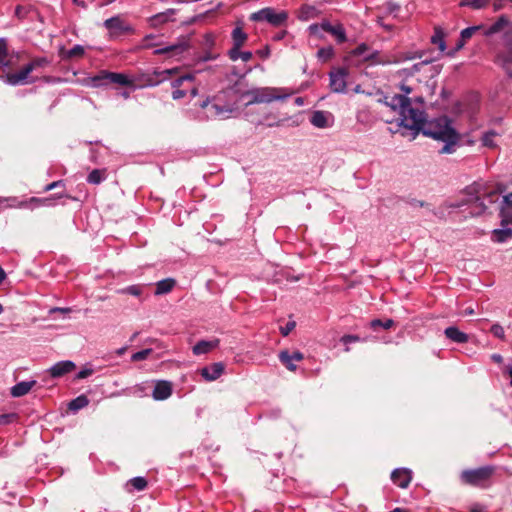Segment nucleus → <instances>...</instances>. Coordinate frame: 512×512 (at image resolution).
I'll return each mask as SVG.
<instances>
[{
    "mask_svg": "<svg viewBox=\"0 0 512 512\" xmlns=\"http://www.w3.org/2000/svg\"><path fill=\"white\" fill-rule=\"evenodd\" d=\"M31 72V67L25 65L21 70L7 74L5 76V82L13 86L33 83L34 80L29 77Z\"/></svg>",
    "mask_w": 512,
    "mask_h": 512,
    "instance_id": "nucleus-12",
    "label": "nucleus"
},
{
    "mask_svg": "<svg viewBox=\"0 0 512 512\" xmlns=\"http://www.w3.org/2000/svg\"><path fill=\"white\" fill-rule=\"evenodd\" d=\"M26 12L24 11V8L21 6H17L15 9V15L18 18H23L25 16Z\"/></svg>",
    "mask_w": 512,
    "mask_h": 512,
    "instance_id": "nucleus-62",
    "label": "nucleus"
},
{
    "mask_svg": "<svg viewBox=\"0 0 512 512\" xmlns=\"http://www.w3.org/2000/svg\"><path fill=\"white\" fill-rule=\"evenodd\" d=\"M310 34L320 37V30L331 34L337 43H344L347 40L346 31L341 23L331 24L328 20H323L320 24H311L308 28Z\"/></svg>",
    "mask_w": 512,
    "mask_h": 512,
    "instance_id": "nucleus-8",
    "label": "nucleus"
},
{
    "mask_svg": "<svg viewBox=\"0 0 512 512\" xmlns=\"http://www.w3.org/2000/svg\"><path fill=\"white\" fill-rule=\"evenodd\" d=\"M495 63L500 66L508 76L512 77V51L498 53L495 57Z\"/></svg>",
    "mask_w": 512,
    "mask_h": 512,
    "instance_id": "nucleus-23",
    "label": "nucleus"
},
{
    "mask_svg": "<svg viewBox=\"0 0 512 512\" xmlns=\"http://www.w3.org/2000/svg\"><path fill=\"white\" fill-rule=\"evenodd\" d=\"M64 186V183L63 181L61 180H58V181H54L50 184H48L46 187H45V191H50L52 189H55V188H58V187H62Z\"/></svg>",
    "mask_w": 512,
    "mask_h": 512,
    "instance_id": "nucleus-59",
    "label": "nucleus"
},
{
    "mask_svg": "<svg viewBox=\"0 0 512 512\" xmlns=\"http://www.w3.org/2000/svg\"><path fill=\"white\" fill-rule=\"evenodd\" d=\"M291 356L295 361H302L304 359V355L300 351L293 352Z\"/></svg>",
    "mask_w": 512,
    "mask_h": 512,
    "instance_id": "nucleus-61",
    "label": "nucleus"
},
{
    "mask_svg": "<svg viewBox=\"0 0 512 512\" xmlns=\"http://www.w3.org/2000/svg\"><path fill=\"white\" fill-rule=\"evenodd\" d=\"M296 324L294 321H289L285 326L280 327V332L283 336H288L289 333L295 328Z\"/></svg>",
    "mask_w": 512,
    "mask_h": 512,
    "instance_id": "nucleus-54",
    "label": "nucleus"
},
{
    "mask_svg": "<svg viewBox=\"0 0 512 512\" xmlns=\"http://www.w3.org/2000/svg\"><path fill=\"white\" fill-rule=\"evenodd\" d=\"M395 325V322L393 319H373L369 323V327L373 329L374 331L378 330L379 328H382L384 330H388L392 328Z\"/></svg>",
    "mask_w": 512,
    "mask_h": 512,
    "instance_id": "nucleus-36",
    "label": "nucleus"
},
{
    "mask_svg": "<svg viewBox=\"0 0 512 512\" xmlns=\"http://www.w3.org/2000/svg\"><path fill=\"white\" fill-rule=\"evenodd\" d=\"M348 70L345 68H338L329 73L330 89L335 93H345L347 90V77Z\"/></svg>",
    "mask_w": 512,
    "mask_h": 512,
    "instance_id": "nucleus-10",
    "label": "nucleus"
},
{
    "mask_svg": "<svg viewBox=\"0 0 512 512\" xmlns=\"http://www.w3.org/2000/svg\"><path fill=\"white\" fill-rule=\"evenodd\" d=\"M505 31H512V22L507 16L501 15L491 26L483 29V35L486 37Z\"/></svg>",
    "mask_w": 512,
    "mask_h": 512,
    "instance_id": "nucleus-14",
    "label": "nucleus"
},
{
    "mask_svg": "<svg viewBox=\"0 0 512 512\" xmlns=\"http://www.w3.org/2000/svg\"><path fill=\"white\" fill-rule=\"evenodd\" d=\"M188 48H189V44L187 41L179 40L178 42H176L174 44L166 45V46L159 47V48L155 49L154 54L155 55H167L169 57H174V56L181 55L182 53L187 51Z\"/></svg>",
    "mask_w": 512,
    "mask_h": 512,
    "instance_id": "nucleus-13",
    "label": "nucleus"
},
{
    "mask_svg": "<svg viewBox=\"0 0 512 512\" xmlns=\"http://www.w3.org/2000/svg\"><path fill=\"white\" fill-rule=\"evenodd\" d=\"M173 392L172 383L166 380H159L155 383L152 391L154 400L162 401L168 399Z\"/></svg>",
    "mask_w": 512,
    "mask_h": 512,
    "instance_id": "nucleus-16",
    "label": "nucleus"
},
{
    "mask_svg": "<svg viewBox=\"0 0 512 512\" xmlns=\"http://www.w3.org/2000/svg\"><path fill=\"white\" fill-rule=\"evenodd\" d=\"M89 404V399L86 395H80L75 399L71 400L68 404V409L73 412H77L80 409L85 408Z\"/></svg>",
    "mask_w": 512,
    "mask_h": 512,
    "instance_id": "nucleus-32",
    "label": "nucleus"
},
{
    "mask_svg": "<svg viewBox=\"0 0 512 512\" xmlns=\"http://www.w3.org/2000/svg\"><path fill=\"white\" fill-rule=\"evenodd\" d=\"M364 339H361L358 335H352V334H346L343 335L340 338V342L346 345L345 351L348 352L350 348L348 347L349 344L363 341Z\"/></svg>",
    "mask_w": 512,
    "mask_h": 512,
    "instance_id": "nucleus-44",
    "label": "nucleus"
},
{
    "mask_svg": "<svg viewBox=\"0 0 512 512\" xmlns=\"http://www.w3.org/2000/svg\"><path fill=\"white\" fill-rule=\"evenodd\" d=\"M400 89L403 94L386 95L383 100L387 107L398 114V125L410 130L413 136L422 131L425 136L445 142L442 152H451L449 146L454 145L459 139L457 132L451 126V121L443 116L426 122L423 98L408 97L412 88L405 84H402Z\"/></svg>",
    "mask_w": 512,
    "mask_h": 512,
    "instance_id": "nucleus-1",
    "label": "nucleus"
},
{
    "mask_svg": "<svg viewBox=\"0 0 512 512\" xmlns=\"http://www.w3.org/2000/svg\"><path fill=\"white\" fill-rule=\"evenodd\" d=\"M76 368V365L73 361L65 360V361H59L55 363L50 369V375L53 378H59L62 377L70 372H72Z\"/></svg>",
    "mask_w": 512,
    "mask_h": 512,
    "instance_id": "nucleus-20",
    "label": "nucleus"
},
{
    "mask_svg": "<svg viewBox=\"0 0 512 512\" xmlns=\"http://www.w3.org/2000/svg\"><path fill=\"white\" fill-rule=\"evenodd\" d=\"M219 344L220 340L218 338L211 340H200L193 346L192 351L194 355L207 354L217 348Z\"/></svg>",
    "mask_w": 512,
    "mask_h": 512,
    "instance_id": "nucleus-21",
    "label": "nucleus"
},
{
    "mask_svg": "<svg viewBox=\"0 0 512 512\" xmlns=\"http://www.w3.org/2000/svg\"><path fill=\"white\" fill-rule=\"evenodd\" d=\"M364 61L379 65L392 64V58L388 56H381L377 50L368 52L367 55L364 56Z\"/></svg>",
    "mask_w": 512,
    "mask_h": 512,
    "instance_id": "nucleus-27",
    "label": "nucleus"
},
{
    "mask_svg": "<svg viewBox=\"0 0 512 512\" xmlns=\"http://www.w3.org/2000/svg\"><path fill=\"white\" fill-rule=\"evenodd\" d=\"M503 227L504 228L502 229H495L492 231L491 239L493 242L503 243L512 238V229L507 226Z\"/></svg>",
    "mask_w": 512,
    "mask_h": 512,
    "instance_id": "nucleus-28",
    "label": "nucleus"
},
{
    "mask_svg": "<svg viewBox=\"0 0 512 512\" xmlns=\"http://www.w3.org/2000/svg\"><path fill=\"white\" fill-rule=\"evenodd\" d=\"M496 466L485 465L474 469H466L460 473V481L464 485L487 489L493 484Z\"/></svg>",
    "mask_w": 512,
    "mask_h": 512,
    "instance_id": "nucleus-3",
    "label": "nucleus"
},
{
    "mask_svg": "<svg viewBox=\"0 0 512 512\" xmlns=\"http://www.w3.org/2000/svg\"><path fill=\"white\" fill-rule=\"evenodd\" d=\"M505 45L507 47V52H512V31H507L505 33Z\"/></svg>",
    "mask_w": 512,
    "mask_h": 512,
    "instance_id": "nucleus-57",
    "label": "nucleus"
},
{
    "mask_svg": "<svg viewBox=\"0 0 512 512\" xmlns=\"http://www.w3.org/2000/svg\"><path fill=\"white\" fill-rule=\"evenodd\" d=\"M292 92L286 88L277 87H258L250 89L242 94V97L248 98L246 105L271 103L273 101H283L290 97Z\"/></svg>",
    "mask_w": 512,
    "mask_h": 512,
    "instance_id": "nucleus-2",
    "label": "nucleus"
},
{
    "mask_svg": "<svg viewBox=\"0 0 512 512\" xmlns=\"http://www.w3.org/2000/svg\"><path fill=\"white\" fill-rule=\"evenodd\" d=\"M152 349L150 348H147V349H143L141 351H138L134 354H132L131 356V360L133 362H138V361H142V360H145L148 358V356L152 353Z\"/></svg>",
    "mask_w": 512,
    "mask_h": 512,
    "instance_id": "nucleus-46",
    "label": "nucleus"
},
{
    "mask_svg": "<svg viewBox=\"0 0 512 512\" xmlns=\"http://www.w3.org/2000/svg\"><path fill=\"white\" fill-rule=\"evenodd\" d=\"M314 10H315V8L312 7V6H309V5L302 6V8H301V15H300L299 18L302 19V20H307L309 18V14L311 12H313Z\"/></svg>",
    "mask_w": 512,
    "mask_h": 512,
    "instance_id": "nucleus-55",
    "label": "nucleus"
},
{
    "mask_svg": "<svg viewBox=\"0 0 512 512\" xmlns=\"http://www.w3.org/2000/svg\"><path fill=\"white\" fill-rule=\"evenodd\" d=\"M232 47L230 49L242 48L248 40V34L244 31V23L237 21L231 32Z\"/></svg>",
    "mask_w": 512,
    "mask_h": 512,
    "instance_id": "nucleus-15",
    "label": "nucleus"
},
{
    "mask_svg": "<svg viewBox=\"0 0 512 512\" xmlns=\"http://www.w3.org/2000/svg\"><path fill=\"white\" fill-rule=\"evenodd\" d=\"M178 68H171L165 70H154L150 74H144L141 76L144 82L141 87H154L171 78L172 75L178 73Z\"/></svg>",
    "mask_w": 512,
    "mask_h": 512,
    "instance_id": "nucleus-9",
    "label": "nucleus"
},
{
    "mask_svg": "<svg viewBox=\"0 0 512 512\" xmlns=\"http://www.w3.org/2000/svg\"><path fill=\"white\" fill-rule=\"evenodd\" d=\"M206 119H228L234 112L235 107L224 101V93H219L212 98H207L200 104Z\"/></svg>",
    "mask_w": 512,
    "mask_h": 512,
    "instance_id": "nucleus-4",
    "label": "nucleus"
},
{
    "mask_svg": "<svg viewBox=\"0 0 512 512\" xmlns=\"http://www.w3.org/2000/svg\"><path fill=\"white\" fill-rule=\"evenodd\" d=\"M120 292L133 296H140L142 294V287L140 285H130L122 289Z\"/></svg>",
    "mask_w": 512,
    "mask_h": 512,
    "instance_id": "nucleus-49",
    "label": "nucleus"
},
{
    "mask_svg": "<svg viewBox=\"0 0 512 512\" xmlns=\"http://www.w3.org/2000/svg\"><path fill=\"white\" fill-rule=\"evenodd\" d=\"M310 122L317 128H328L333 124V116L330 112L317 110L310 117Z\"/></svg>",
    "mask_w": 512,
    "mask_h": 512,
    "instance_id": "nucleus-18",
    "label": "nucleus"
},
{
    "mask_svg": "<svg viewBox=\"0 0 512 512\" xmlns=\"http://www.w3.org/2000/svg\"><path fill=\"white\" fill-rule=\"evenodd\" d=\"M85 53V49L81 45H75L70 50L66 52L67 58H75V57H81Z\"/></svg>",
    "mask_w": 512,
    "mask_h": 512,
    "instance_id": "nucleus-45",
    "label": "nucleus"
},
{
    "mask_svg": "<svg viewBox=\"0 0 512 512\" xmlns=\"http://www.w3.org/2000/svg\"><path fill=\"white\" fill-rule=\"evenodd\" d=\"M36 383L35 380L18 382L11 388L10 394L13 397H22L28 394Z\"/></svg>",
    "mask_w": 512,
    "mask_h": 512,
    "instance_id": "nucleus-25",
    "label": "nucleus"
},
{
    "mask_svg": "<svg viewBox=\"0 0 512 512\" xmlns=\"http://www.w3.org/2000/svg\"><path fill=\"white\" fill-rule=\"evenodd\" d=\"M431 42L438 45L440 51H445L446 44L444 40V33L441 29H435L434 35L431 37Z\"/></svg>",
    "mask_w": 512,
    "mask_h": 512,
    "instance_id": "nucleus-39",
    "label": "nucleus"
},
{
    "mask_svg": "<svg viewBox=\"0 0 512 512\" xmlns=\"http://www.w3.org/2000/svg\"><path fill=\"white\" fill-rule=\"evenodd\" d=\"M218 57V54L213 53L211 51H207L202 57L199 58V61L207 62L210 60H214Z\"/></svg>",
    "mask_w": 512,
    "mask_h": 512,
    "instance_id": "nucleus-58",
    "label": "nucleus"
},
{
    "mask_svg": "<svg viewBox=\"0 0 512 512\" xmlns=\"http://www.w3.org/2000/svg\"><path fill=\"white\" fill-rule=\"evenodd\" d=\"M249 18L253 22H267L274 27H280L286 24L288 13L285 10L265 7L252 13Z\"/></svg>",
    "mask_w": 512,
    "mask_h": 512,
    "instance_id": "nucleus-6",
    "label": "nucleus"
},
{
    "mask_svg": "<svg viewBox=\"0 0 512 512\" xmlns=\"http://www.w3.org/2000/svg\"><path fill=\"white\" fill-rule=\"evenodd\" d=\"M228 56L232 61H237L238 59H241L244 62H248L252 59L253 54L250 51H241V48H238L229 49Z\"/></svg>",
    "mask_w": 512,
    "mask_h": 512,
    "instance_id": "nucleus-31",
    "label": "nucleus"
},
{
    "mask_svg": "<svg viewBox=\"0 0 512 512\" xmlns=\"http://www.w3.org/2000/svg\"><path fill=\"white\" fill-rule=\"evenodd\" d=\"M155 39H156V36H154L152 34L147 35L143 38L139 47L141 49H149V48H153V47H159L160 43L154 41Z\"/></svg>",
    "mask_w": 512,
    "mask_h": 512,
    "instance_id": "nucleus-43",
    "label": "nucleus"
},
{
    "mask_svg": "<svg viewBox=\"0 0 512 512\" xmlns=\"http://www.w3.org/2000/svg\"><path fill=\"white\" fill-rule=\"evenodd\" d=\"M257 53H258L262 58H268V57H269V55H270V49H269V47H267V46H266L264 49L259 50Z\"/></svg>",
    "mask_w": 512,
    "mask_h": 512,
    "instance_id": "nucleus-63",
    "label": "nucleus"
},
{
    "mask_svg": "<svg viewBox=\"0 0 512 512\" xmlns=\"http://www.w3.org/2000/svg\"><path fill=\"white\" fill-rule=\"evenodd\" d=\"M500 215L502 217L500 224H512V192L503 197Z\"/></svg>",
    "mask_w": 512,
    "mask_h": 512,
    "instance_id": "nucleus-22",
    "label": "nucleus"
},
{
    "mask_svg": "<svg viewBox=\"0 0 512 512\" xmlns=\"http://www.w3.org/2000/svg\"><path fill=\"white\" fill-rule=\"evenodd\" d=\"M176 281L172 278L160 280L156 283V295L169 293L175 286Z\"/></svg>",
    "mask_w": 512,
    "mask_h": 512,
    "instance_id": "nucleus-30",
    "label": "nucleus"
},
{
    "mask_svg": "<svg viewBox=\"0 0 512 512\" xmlns=\"http://www.w3.org/2000/svg\"><path fill=\"white\" fill-rule=\"evenodd\" d=\"M450 212L453 221L467 220V214L471 216L482 215L486 211V206L480 197L470 198L466 203L455 205Z\"/></svg>",
    "mask_w": 512,
    "mask_h": 512,
    "instance_id": "nucleus-5",
    "label": "nucleus"
},
{
    "mask_svg": "<svg viewBox=\"0 0 512 512\" xmlns=\"http://www.w3.org/2000/svg\"><path fill=\"white\" fill-rule=\"evenodd\" d=\"M187 92H188V89H182V88L173 90L172 91V98L174 100H180V99L184 98L187 95Z\"/></svg>",
    "mask_w": 512,
    "mask_h": 512,
    "instance_id": "nucleus-56",
    "label": "nucleus"
},
{
    "mask_svg": "<svg viewBox=\"0 0 512 512\" xmlns=\"http://www.w3.org/2000/svg\"><path fill=\"white\" fill-rule=\"evenodd\" d=\"M391 480L398 487L405 489L412 480V472L407 468H397L392 471Z\"/></svg>",
    "mask_w": 512,
    "mask_h": 512,
    "instance_id": "nucleus-17",
    "label": "nucleus"
},
{
    "mask_svg": "<svg viewBox=\"0 0 512 512\" xmlns=\"http://www.w3.org/2000/svg\"><path fill=\"white\" fill-rule=\"evenodd\" d=\"M10 59L8 54V44L6 39L0 38V65L9 66Z\"/></svg>",
    "mask_w": 512,
    "mask_h": 512,
    "instance_id": "nucleus-38",
    "label": "nucleus"
},
{
    "mask_svg": "<svg viewBox=\"0 0 512 512\" xmlns=\"http://www.w3.org/2000/svg\"><path fill=\"white\" fill-rule=\"evenodd\" d=\"M108 83L118 84L121 86H132L134 84V79L124 73L109 72L106 70H102L99 74L89 78V85L91 87H101Z\"/></svg>",
    "mask_w": 512,
    "mask_h": 512,
    "instance_id": "nucleus-7",
    "label": "nucleus"
},
{
    "mask_svg": "<svg viewBox=\"0 0 512 512\" xmlns=\"http://www.w3.org/2000/svg\"><path fill=\"white\" fill-rule=\"evenodd\" d=\"M195 79L194 75L193 74H185L183 76H180L176 79H174L172 82H171V87L173 88V90H176V89H179L181 88L185 83H191L193 82Z\"/></svg>",
    "mask_w": 512,
    "mask_h": 512,
    "instance_id": "nucleus-40",
    "label": "nucleus"
},
{
    "mask_svg": "<svg viewBox=\"0 0 512 512\" xmlns=\"http://www.w3.org/2000/svg\"><path fill=\"white\" fill-rule=\"evenodd\" d=\"M370 51L369 47L367 44L365 43H362L360 45H358L351 53L352 55L354 56H365L367 55V53Z\"/></svg>",
    "mask_w": 512,
    "mask_h": 512,
    "instance_id": "nucleus-51",
    "label": "nucleus"
},
{
    "mask_svg": "<svg viewBox=\"0 0 512 512\" xmlns=\"http://www.w3.org/2000/svg\"><path fill=\"white\" fill-rule=\"evenodd\" d=\"M127 489L129 492L132 491H143L147 488L148 482L146 478L138 476L130 479L127 484Z\"/></svg>",
    "mask_w": 512,
    "mask_h": 512,
    "instance_id": "nucleus-29",
    "label": "nucleus"
},
{
    "mask_svg": "<svg viewBox=\"0 0 512 512\" xmlns=\"http://www.w3.org/2000/svg\"><path fill=\"white\" fill-rule=\"evenodd\" d=\"M334 56V49L331 46L322 47L317 51V58L322 62H327Z\"/></svg>",
    "mask_w": 512,
    "mask_h": 512,
    "instance_id": "nucleus-42",
    "label": "nucleus"
},
{
    "mask_svg": "<svg viewBox=\"0 0 512 512\" xmlns=\"http://www.w3.org/2000/svg\"><path fill=\"white\" fill-rule=\"evenodd\" d=\"M444 335L446 338L451 340L452 342L463 344L468 342L469 336L468 334L460 331L456 326H449L444 330Z\"/></svg>",
    "mask_w": 512,
    "mask_h": 512,
    "instance_id": "nucleus-24",
    "label": "nucleus"
},
{
    "mask_svg": "<svg viewBox=\"0 0 512 512\" xmlns=\"http://www.w3.org/2000/svg\"><path fill=\"white\" fill-rule=\"evenodd\" d=\"M224 370V364L222 362H216L203 367L200 370V374L206 381H215L224 373Z\"/></svg>",
    "mask_w": 512,
    "mask_h": 512,
    "instance_id": "nucleus-19",
    "label": "nucleus"
},
{
    "mask_svg": "<svg viewBox=\"0 0 512 512\" xmlns=\"http://www.w3.org/2000/svg\"><path fill=\"white\" fill-rule=\"evenodd\" d=\"M429 63H430L429 60H425V61H422L420 63L414 64L413 67H412V72L411 73L418 72L423 65H426V64H429Z\"/></svg>",
    "mask_w": 512,
    "mask_h": 512,
    "instance_id": "nucleus-60",
    "label": "nucleus"
},
{
    "mask_svg": "<svg viewBox=\"0 0 512 512\" xmlns=\"http://www.w3.org/2000/svg\"><path fill=\"white\" fill-rule=\"evenodd\" d=\"M280 362L289 370V371H295L296 365L294 364V361L291 354L287 350L280 351L279 355Z\"/></svg>",
    "mask_w": 512,
    "mask_h": 512,
    "instance_id": "nucleus-35",
    "label": "nucleus"
},
{
    "mask_svg": "<svg viewBox=\"0 0 512 512\" xmlns=\"http://www.w3.org/2000/svg\"><path fill=\"white\" fill-rule=\"evenodd\" d=\"M17 419L16 413H5L0 415V426L9 425Z\"/></svg>",
    "mask_w": 512,
    "mask_h": 512,
    "instance_id": "nucleus-50",
    "label": "nucleus"
},
{
    "mask_svg": "<svg viewBox=\"0 0 512 512\" xmlns=\"http://www.w3.org/2000/svg\"><path fill=\"white\" fill-rule=\"evenodd\" d=\"M103 25L111 35H120L133 31L132 27L125 23L120 16H114L106 19Z\"/></svg>",
    "mask_w": 512,
    "mask_h": 512,
    "instance_id": "nucleus-11",
    "label": "nucleus"
},
{
    "mask_svg": "<svg viewBox=\"0 0 512 512\" xmlns=\"http://www.w3.org/2000/svg\"><path fill=\"white\" fill-rule=\"evenodd\" d=\"M483 29L484 25H476L463 29L460 33V39L456 45L457 49L463 48L469 39H471L478 31Z\"/></svg>",
    "mask_w": 512,
    "mask_h": 512,
    "instance_id": "nucleus-26",
    "label": "nucleus"
},
{
    "mask_svg": "<svg viewBox=\"0 0 512 512\" xmlns=\"http://www.w3.org/2000/svg\"><path fill=\"white\" fill-rule=\"evenodd\" d=\"M496 136H497V133L493 130L485 132L481 138L483 146L488 147V148L496 147V143H495Z\"/></svg>",
    "mask_w": 512,
    "mask_h": 512,
    "instance_id": "nucleus-41",
    "label": "nucleus"
},
{
    "mask_svg": "<svg viewBox=\"0 0 512 512\" xmlns=\"http://www.w3.org/2000/svg\"><path fill=\"white\" fill-rule=\"evenodd\" d=\"M422 56H423V52H420V51L401 53L392 58V64H397V63H401V62L408 61V60H414L417 58H421Z\"/></svg>",
    "mask_w": 512,
    "mask_h": 512,
    "instance_id": "nucleus-37",
    "label": "nucleus"
},
{
    "mask_svg": "<svg viewBox=\"0 0 512 512\" xmlns=\"http://www.w3.org/2000/svg\"><path fill=\"white\" fill-rule=\"evenodd\" d=\"M490 332L493 334L494 337L504 341L505 340V331L504 328L498 324L495 323L491 326Z\"/></svg>",
    "mask_w": 512,
    "mask_h": 512,
    "instance_id": "nucleus-47",
    "label": "nucleus"
},
{
    "mask_svg": "<svg viewBox=\"0 0 512 512\" xmlns=\"http://www.w3.org/2000/svg\"><path fill=\"white\" fill-rule=\"evenodd\" d=\"M215 45V36L211 33H207L203 37V46L206 49H211Z\"/></svg>",
    "mask_w": 512,
    "mask_h": 512,
    "instance_id": "nucleus-52",
    "label": "nucleus"
},
{
    "mask_svg": "<svg viewBox=\"0 0 512 512\" xmlns=\"http://www.w3.org/2000/svg\"><path fill=\"white\" fill-rule=\"evenodd\" d=\"M93 373H94V370L92 368L84 367L77 373L75 379H77V380L84 379V378L91 376Z\"/></svg>",
    "mask_w": 512,
    "mask_h": 512,
    "instance_id": "nucleus-53",
    "label": "nucleus"
},
{
    "mask_svg": "<svg viewBox=\"0 0 512 512\" xmlns=\"http://www.w3.org/2000/svg\"><path fill=\"white\" fill-rule=\"evenodd\" d=\"M48 63V60L45 57H42L32 60L30 63L27 64V66L31 67V71L33 72L37 68L45 67L46 65H48Z\"/></svg>",
    "mask_w": 512,
    "mask_h": 512,
    "instance_id": "nucleus-48",
    "label": "nucleus"
},
{
    "mask_svg": "<svg viewBox=\"0 0 512 512\" xmlns=\"http://www.w3.org/2000/svg\"><path fill=\"white\" fill-rule=\"evenodd\" d=\"M491 359L497 364H501L503 362V357L498 353L492 354Z\"/></svg>",
    "mask_w": 512,
    "mask_h": 512,
    "instance_id": "nucleus-64",
    "label": "nucleus"
},
{
    "mask_svg": "<svg viewBox=\"0 0 512 512\" xmlns=\"http://www.w3.org/2000/svg\"><path fill=\"white\" fill-rule=\"evenodd\" d=\"M106 170L105 169H94L87 176V182L90 184H100L103 180L106 179Z\"/></svg>",
    "mask_w": 512,
    "mask_h": 512,
    "instance_id": "nucleus-34",
    "label": "nucleus"
},
{
    "mask_svg": "<svg viewBox=\"0 0 512 512\" xmlns=\"http://www.w3.org/2000/svg\"><path fill=\"white\" fill-rule=\"evenodd\" d=\"M491 0H461L460 7H469L472 10H480L486 8Z\"/></svg>",
    "mask_w": 512,
    "mask_h": 512,
    "instance_id": "nucleus-33",
    "label": "nucleus"
}]
</instances>
